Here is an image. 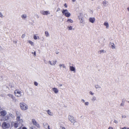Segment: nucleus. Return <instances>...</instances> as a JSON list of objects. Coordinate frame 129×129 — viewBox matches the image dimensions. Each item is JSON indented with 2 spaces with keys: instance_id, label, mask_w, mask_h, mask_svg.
Masks as SVG:
<instances>
[{
  "instance_id": "1",
  "label": "nucleus",
  "mask_w": 129,
  "mask_h": 129,
  "mask_svg": "<svg viewBox=\"0 0 129 129\" xmlns=\"http://www.w3.org/2000/svg\"><path fill=\"white\" fill-rule=\"evenodd\" d=\"M16 121L19 123L20 124H22L23 122V120L22 118H21L22 115L19 112H16Z\"/></svg>"
},
{
  "instance_id": "2",
  "label": "nucleus",
  "mask_w": 129,
  "mask_h": 129,
  "mask_svg": "<svg viewBox=\"0 0 129 129\" xmlns=\"http://www.w3.org/2000/svg\"><path fill=\"white\" fill-rule=\"evenodd\" d=\"M19 105L21 109L22 110H25L28 108L27 105L23 102L20 103Z\"/></svg>"
},
{
  "instance_id": "3",
  "label": "nucleus",
  "mask_w": 129,
  "mask_h": 129,
  "mask_svg": "<svg viewBox=\"0 0 129 129\" xmlns=\"http://www.w3.org/2000/svg\"><path fill=\"white\" fill-rule=\"evenodd\" d=\"M78 18L80 20V23L83 24L84 23V19L82 13H80L78 16Z\"/></svg>"
},
{
  "instance_id": "4",
  "label": "nucleus",
  "mask_w": 129,
  "mask_h": 129,
  "mask_svg": "<svg viewBox=\"0 0 129 129\" xmlns=\"http://www.w3.org/2000/svg\"><path fill=\"white\" fill-rule=\"evenodd\" d=\"M10 126L9 122H4L2 125V127L4 129H7L9 128Z\"/></svg>"
},
{
  "instance_id": "5",
  "label": "nucleus",
  "mask_w": 129,
  "mask_h": 129,
  "mask_svg": "<svg viewBox=\"0 0 129 129\" xmlns=\"http://www.w3.org/2000/svg\"><path fill=\"white\" fill-rule=\"evenodd\" d=\"M62 12L64 16L67 17H69L71 15V14L69 12L67 9L63 10L62 11Z\"/></svg>"
},
{
  "instance_id": "6",
  "label": "nucleus",
  "mask_w": 129,
  "mask_h": 129,
  "mask_svg": "<svg viewBox=\"0 0 129 129\" xmlns=\"http://www.w3.org/2000/svg\"><path fill=\"white\" fill-rule=\"evenodd\" d=\"M68 119L72 123H74L76 122V120L73 116L69 115L68 116Z\"/></svg>"
},
{
  "instance_id": "7",
  "label": "nucleus",
  "mask_w": 129,
  "mask_h": 129,
  "mask_svg": "<svg viewBox=\"0 0 129 129\" xmlns=\"http://www.w3.org/2000/svg\"><path fill=\"white\" fill-rule=\"evenodd\" d=\"M11 124L12 126H14L15 128H16L18 127L19 125L20 124L16 121H15L14 122H11Z\"/></svg>"
},
{
  "instance_id": "8",
  "label": "nucleus",
  "mask_w": 129,
  "mask_h": 129,
  "mask_svg": "<svg viewBox=\"0 0 129 129\" xmlns=\"http://www.w3.org/2000/svg\"><path fill=\"white\" fill-rule=\"evenodd\" d=\"M57 61L56 60H53L51 61V60H49L48 62L49 64L51 66H55L56 63Z\"/></svg>"
},
{
  "instance_id": "9",
  "label": "nucleus",
  "mask_w": 129,
  "mask_h": 129,
  "mask_svg": "<svg viewBox=\"0 0 129 129\" xmlns=\"http://www.w3.org/2000/svg\"><path fill=\"white\" fill-rule=\"evenodd\" d=\"M21 92L18 90H16L14 91L15 95L17 97H20L21 95Z\"/></svg>"
},
{
  "instance_id": "10",
  "label": "nucleus",
  "mask_w": 129,
  "mask_h": 129,
  "mask_svg": "<svg viewBox=\"0 0 129 129\" xmlns=\"http://www.w3.org/2000/svg\"><path fill=\"white\" fill-rule=\"evenodd\" d=\"M31 122L34 125L38 127H39V125L38 123L36 122L35 120L34 119H32Z\"/></svg>"
},
{
  "instance_id": "11",
  "label": "nucleus",
  "mask_w": 129,
  "mask_h": 129,
  "mask_svg": "<svg viewBox=\"0 0 129 129\" xmlns=\"http://www.w3.org/2000/svg\"><path fill=\"white\" fill-rule=\"evenodd\" d=\"M8 95L12 98L13 101L15 102H18L17 100L15 99V97L13 95L9 94H8Z\"/></svg>"
},
{
  "instance_id": "12",
  "label": "nucleus",
  "mask_w": 129,
  "mask_h": 129,
  "mask_svg": "<svg viewBox=\"0 0 129 129\" xmlns=\"http://www.w3.org/2000/svg\"><path fill=\"white\" fill-rule=\"evenodd\" d=\"M9 115H8L5 117H3L1 119V121H3L7 120L9 119Z\"/></svg>"
},
{
  "instance_id": "13",
  "label": "nucleus",
  "mask_w": 129,
  "mask_h": 129,
  "mask_svg": "<svg viewBox=\"0 0 129 129\" xmlns=\"http://www.w3.org/2000/svg\"><path fill=\"white\" fill-rule=\"evenodd\" d=\"M40 12L41 14L44 15H47L50 14V13L48 11H41Z\"/></svg>"
},
{
  "instance_id": "14",
  "label": "nucleus",
  "mask_w": 129,
  "mask_h": 129,
  "mask_svg": "<svg viewBox=\"0 0 129 129\" xmlns=\"http://www.w3.org/2000/svg\"><path fill=\"white\" fill-rule=\"evenodd\" d=\"M7 113V112L5 110H3L0 112L1 115L3 116V117H4L6 114Z\"/></svg>"
},
{
  "instance_id": "15",
  "label": "nucleus",
  "mask_w": 129,
  "mask_h": 129,
  "mask_svg": "<svg viewBox=\"0 0 129 129\" xmlns=\"http://www.w3.org/2000/svg\"><path fill=\"white\" fill-rule=\"evenodd\" d=\"M70 70L71 71H73L74 73H75L76 72V69L73 66H70L69 67Z\"/></svg>"
},
{
  "instance_id": "16",
  "label": "nucleus",
  "mask_w": 129,
  "mask_h": 129,
  "mask_svg": "<svg viewBox=\"0 0 129 129\" xmlns=\"http://www.w3.org/2000/svg\"><path fill=\"white\" fill-rule=\"evenodd\" d=\"M95 18L94 17H90L89 19V21L92 23H94L95 21Z\"/></svg>"
},
{
  "instance_id": "17",
  "label": "nucleus",
  "mask_w": 129,
  "mask_h": 129,
  "mask_svg": "<svg viewBox=\"0 0 129 129\" xmlns=\"http://www.w3.org/2000/svg\"><path fill=\"white\" fill-rule=\"evenodd\" d=\"M102 4L104 6H106L108 5V2L106 0H104Z\"/></svg>"
},
{
  "instance_id": "18",
  "label": "nucleus",
  "mask_w": 129,
  "mask_h": 129,
  "mask_svg": "<svg viewBox=\"0 0 129 129\" xmlns=\"http://www.w3.org/2000/svg\"><path fill=\"white\" fill-rule=\"evenodd\" d=\"M59 67L61 68V67H62L63 68L66 69V67L65 66V65L64 64H59L58 65Z\"/></svg>"
},
{
  "instance_id": "19",
  "label": "nucleus",
  "mask_w": 129,
  "mask_h": 129,
  "mask_svg": "<svg viewBox=\"0 0 129 129\" xmlns=\"http://www.w3.org/2000/svg\"><path fill=\"white\" fill-rule=\"evenodd\" d=\"M110 45L111 47L113 49H115V46L114 44L113 43H110Z\"/></svg>"
},
{
  "instance_id": "20",
  "label": "nucleus",
  "mask_w": 129,
  "mask_h": 129,
  "mask_svg": "<svg viewBox=\"0 0 129 129\" xmlns=\"http://www.w3.org/2000/svg\"><path fill=\"white\" fill-rule=\"evenodd\" d=\"M52 90L54 91L55 93H57L58 92V90L56 88H54L52 89Z\"/></svg>"
},
{
  "instance_id": "21",
  "label": "nucleus",
  "mask_w": 129,
  "mask_h": 129,
  "mask_svg": "<svg viewBox=\"0 0 129 129\" xmlns=\"http://www.w3.org/2000/svg\"><path fill=\"white\" fill-rule=\"evenodd\" d=\"M106 51L104 50H101L98 52V53L99 54H101L102 53H105Z\"/></svg>"
},
{
  "instance_id": "22",
  "label": "nucleus",
  "mask_w": 129,
  "mask_h": 129,
  "mask_svg": "<svg viewBox=\"0 0 129 129\" xmlns=\"http://www.w3.org/2000/svg\"><path fill=\"white\" fill-rule=\"evenodd\" d=\"M104 25L106 26V28L107 29L109 27V25L108 22H105L104 23Z\"/></svg>"
},
{
  "instance_id": "23",
  "label": "nucleus",
  "mask_w": 129,
  "mask_h": 129,
  "mask_svg": "<svg viewBox=\"0 0 129 129\" xmlns=\"http://www.w3.org/2000/svg\"><path fill=\"white\" fill-rule=\"evenodd\" d=\"M22 18L23 19H25L27 17V15L25 14H23L21 16Z\"/></svg>"
},
{
  "instance_id": "24",
  "label": "nucleus",
  "mask_w": 129,
  "mask_h": 129,
  "mask_svg": "<svg viewBox=\"0 0 129 129\" xmlns=\"http://www.w3.org/2000/svg\"><path fill=\"white\" fill-rule=\"evenodd\" d=\"M43 125L44 128L46 129L47 128V127L48 125V124L46 123H44L43 124Z\"/></svg>"
},
{
  "instance_id": "25",
  "label": "nucleus",
  "mask_w": 129,
  "mask_h": 129,
  "mask_svg": "<svg viewBox=\"0 0 129 129\" xmlns=\"http://www.w3.org/2000/svg\"><path fill=\"white\" fill-rule=\"evenodd\" d=\"M66 21L68 23H72L73 22V20L71 19H68Z\"/></svg>"
},
{
  "instance_id": "26",
  "label": "nucleus",
  "mask_w": 129,
  "mask_h": 129,
  "mask_svg": "<svg viewBox=\"0 0 129 129\" xmlns=\"http://www.w3.org/2000/svg\"><path fill=\"white\" fill-rule=\"evenodd\" d=\"M96 100V98L95 96H93L91 99V101L93 102H94Z\"/></svg>"
},
{
  "instance_id": "27",
  "label": "nucleus",
  "mask_w": 129,
  "mask_h": 129,
  "mask_svg": "<svg viewBox=\"0 0 129 129\" xmlns=\"http://www.w3.org/2000/svg\"><path fill=\"white\" fill-rule=\"evenodd\" d=\"M45 36L46 37H49L50 35L48 32L47 31H45Z\"/></svg>"
},
{
  "instance_id": "28",
  "label": "nucleus",
  "mask_w": 129,
  "mask_h": 129,
  "mask_svg": "<svg viewBox=\"0 0 129 129\" xmlns=\"http://www.w3.org/2000/svg\"><path fill=\"white\" fill-rule=\"evenodd\" d=\"M67 28L68 30H71L72 29V27L71 26H68L67 27Z\"/></svg>"
},
{
  "instance_id": "29",
  "label": "nucleus",
  "mask_w": 129,
  "mask_h": 129,
  "mask_svg": "<svg viewBox=\"0 0 129 129\" xmlns=\"http://www.w3.org/2000/svg\"><path fill=\"white\" fill-rule=\"evenodd\" d=\"M28 42L31 45L33 46L34 45V43L32 41L30 40L28 41Z\"/></svg>"
},
{
  "instance_id": "30",
  "label": "nucleus",
  "mask_w": 129,
  "mask_h": 129,
  "mask_svg": "<svg viewBox=\"0 0 129 129\" xmlns=\"http://www.w3.org/2000/svg\"><path fill=\"white\" fill-rule=\"evenodd\" d=\"M95 87L96 89L98 88H101V87L100 86L98 85H95Z\"/></svg>"
},
{
  "instance_id": "31",
  "label": "nucleus",
  "mask_w": 129,
  "mask_h": 129,
  "mask_svg": "<svg viewBox=\"0 0 129 129\" xmlns=\"http://www.w3.org/2000/svg\"><path fill=\"white\" fill-rule=\"evenodd\" d=\"M47 112L48 113L49 115H52L51 114V113L50 112V111L49 110H48L47 111Z\"/></svg>"
},
{
  "instance_id": "32",
  "label": "nucleus",
  "mask_w": 129,
  "mask_h": 129,
  "mask_svg": "<svg viewBox=\"0 0 129 129\" xmlns=\"http://www.w3.org/2000/svg\"><path fill=\"white\" fill-rule=\"evenodd\" d=\"M89 105V103L88 102H86L84 103V105L85 106H88Z\"/></svg>"
},
{
  "instance_id": "33",
  "label": "nucleus",
  "mask_w": 129,
  "mask_h": 129,
  "mask_svg": "<svg viewBox=\"0 0 129 129\" xmlns=\"http://www.w3.org/2000/svg\"><path fill=\"white\" fill-rule=\"evenodd\" d=\"M39 38V37H37L35 35H34V39H35V40H36Z\"/></svg>"
},
{
  "instance_id": "34",
  "label": "nucleus",
  "mask_w": 129,
  "mask_h": 129,
  "mask_svg": "<svg viewBox=\"0 0 129 129\" xmlns=\"http://www.w3.org/2000/svg\"><path fill=\"white\" fill-rule=\"evenodd\" d=\"M9 117L10 116L12 118H13L14 117V116L13 115H12L11 114V113L9 114Z\"/></svg>"
},
{
  "instance_id": "35",
  "label": "nucleus",
  "mask_w": 129,
  "mask_h": 129,
  "mask_svg": "<svg viewBox=\"0 0 129 129\" xmlns=\"http://www.w3.org/2000/svg\"><path fill=\"white\" fill-rule=\"evenodd\" d=\"M0 17H1V18H3V14L1 12H0Z\"/></svg>"
},
{
  "instance_id": "36",
  "label": "nucleus",
  "mask_w": 129,
  "mask_h": 129,
  "mask_svg": "<svg viewBox=\"0 0 129 129\" xmlns=\"http://www.w3.org/2000/svg\"><path fill=\"white\" fill-rule=\"evenodd\" d=\"M89 93L91 95H93L94 94V93H93L92 91H90L89 92Z\"/></svg>"
},
{
  "instance_id": "37",
  "label": "nucleus",
  "mask_w": 129,
  "mask_h": 129,
  "mask_svg": "<svg viewBox=\"0 0 129 129\" xmlns=\"http://www.w3.org/2000/svg\"><path fill=\"white\" fill-rule=\"evenodd\" d=\"M34 85H36V86H37L38 85V83H37V82H34Z\"/></svg>"
},
{
  "instance_id": "38",
  "label": "nucleus",
  "mask_w": 129,
  "mask_h": 129,
  "mask_svg": "<svg viewBox=\"0 0 129 129\" xmlns=\"http://www.w3.org/2000/svg\"><path fill=\"white\" fill-rule=\"evenodd\" d=\"M32 53L33 54H34L35 56H36V51H35L34 52H32Z\"/></svg>"
},
{
  "instance_id": "39",
  "label": "nucleus",
  "mask_w": 129,
  "mask_h": 129,
  "mask_svg": "<svg viewBox=\"0 0 129 129\" xmlns=\"http://www.w3.org/2000/svg\"><path fill=\"white\" fill-rule=\"evenodd\" d=\"M126 117V116L125 115H122V118H125Z\"/></svg>"
},
{
  "instance_id": "40",
  "label": "nucleus",
  "mask_w": 129,
  "mask_h": 129,
  "mask_svg": "<svg viewBox=\"0 0 129 129\" xmlns=\"http://www.w3.org/2000/svg\"><path fill=\"white\" fill-rule=\"evenodd\" d=\"M114 122L116 123H118V122L116 120H114Z\"/></svg>"
},
{
  "instance_id": "41",
  "label": "nucleus",
  "mask_w": 129,
  "mask_h": 129,
  "mask_svg": "<svg viewBox=\"0 0 129 129\" xmlns=\"http://www.w3.org/2000/svg\"><path fill=\"white\" fill-rule=\"evenodd\" d=\"M25 36V35L24 34H23L21 36V38H24Z\"/></svg>"
},
{
  "instance_id": "42",
  "label": "nucleus",
  "mask_w": 129,
  "mask_h": 129,
  "mask_svg": "<svg viewBox=\"0 0 129 129\" xmlns=\"http://www.w3.org/2000/svg\"><path fill=\"white\" fill-rule=\"evenodd\" d=\"M81 102H82L83 103H85V100L84 99H82L81 100Z\"/></svg>"
},
{
  "instance_id": "43",
  "label": "nucleus",
  "mask_w": 129,
  "mask_h": 129,
  "mask_svg": "<svg viewBox=\"0 0 129 129\" xmlns=\"http://www.w3.org/2000/svg\"><path fill=\"white\" fill-rule=\"evenodd\" d=\"M64 6L66 8L67 7V6L66 3L64 4Z\"/></svg>"
},
{
  "instance_id": "44",
  "label": "nucleus",
  "mask_w": 129,
  "mask_h": 129,
  "mask_svg": "<svg viewBox=\"0 0 129 129\" xmlns=\"http://www.w3.org/2000/svg\"><path fill=\"white\" fill-rule=\"evenodd\" d=\"M60 10V9L59 8H58L56 11V12L59 11Z\"/></svg>"
},
{
  "instance_id": "45",
  "label": "nucleus",
  "mask_w": 129,
  "mask_h": 129,
  "mask_svg": "<svg viewBox=\"0 0 129 129\" xmlns=\"http://www.w3.org/2000/svg\"><path fill=\"white\" fill-rule=\"evenodd\" d=\"M47 128H48V129H50V126L49 125L47 127Z\"/></svg>"
},
{
  "instance_id": "46",
  "label": "nucleus",
  "mask_w": 129,
  "mask_h": 129,
  "mask_svg": "<svg viewBox=\"0 0 129 129\" xmlns=\"http://www.w3.org/2000/svg\"><path fill=\"white\" fill-rule=\"evenodd\" d=\"M120 106H123L124 105L122 103L120 104Z\"/></svg>"
},
{
  "instance_id": "47",
  "label": "nucleus",
  "mask_w": 129,
  "mask_h": 129,
  "mask_svg": "<svg viewBox=\"0 0 129 129\" xmlns=\"http://www.w3.org/2000/svg\"><path fill=\"white\" fill-rule=\"evenodd\" d=\"M121 129H126V127H124L123 128H122Z\"/></svg>"
},
{
  "instance_id": "48",
  "label": "nucleus",
  "mask_w": 129,
  "mask_h": 129,
  "mask_svg": "<svg viewBox=\"0 0 129 129\" xmlns=\"http://www.w3.org/2000/svg\"><path fill=\"white\" fill-rule=\"evenodd\" d=\"M108 129H113V128L111 127H109Z\"/></svg>"
},
{
  "instance_id": "49",
  "label": "nucleus",
  "mask_w": 129,
  "mask_h": 129,
  "mask_svg": "<svg viewBox=\"0 0 129 129\" xmlns=\"http://www.w3.org/2000/svg\"><path fill=\"white\" fill-rule=\"evenodd\" d=\"M76 0H72V1L73 2H74L76 1Z\"/></svg>"
},
{
  "instance_id": "50",
  "label": "nucleus",
  "mask_w": 129,
  "mask_h": 129,
  "mask_svg": "<svg viewBox=\"0 0 129 129\" xmlns=\"http://www.w3.org/2000/svg\"><path fill=\"white\" fill-rule=\"evenodd\" d=\"M36 17L37 18H39V16L38 15H36Z\"/></svg>"
},
{
  "instance_id": "51",
  "label": "nucleus",
  "mask_w": 129,
  "mask_h": 129,
  "mask_svg": "<svg viewBox=\"0 0 129 129\" xmlns=\"http://www.w3.org/2000/svg\"><path fill=\"white\" fill-rule=\"evenodd\" d=\"M22 129H27V128L25 127H23Z\"/></svg>"
},
{
  "instance_id": "52",
  "label": "nucleus",
  "mask_w": 129,
  "mask_h": 129,
  "mask_svg": "<svg viewBox=\"0 0 129 129\" xmlns=\"http://www.w3.org/2000/svg\"><path fill=\"white\" fill-rule=\"evenodd\" d=\"M128 11L129 12V7H128L127 8Z\"/></svg>"
},
{
  "instance_id": "53",
  "label": "nucleus",
  "mask_w": 129,
  "mask_h": 129,
  "mask_svg": "<svg viewBox=\"0 0 129 129\" xmlns=\"http://www.w3.org/2000/svg\"><path fill=\"white\" fill-rule=\"evenodd\" d=\"M61 129H65V128L64 127H62Z\"/></svg>"
},
{
  "instance_id": "54",
  "label": "nucleus",
  "mask_w": 129,
  "mask_h": 129,
  "mask_svg": "<svg viewBox=\"0 0 129 129\" xmlns=\"http://www.w3.org/2000/svg\"><path fill=\"white\" fill-rule=\"evenodd\" d=\"M59 86H61L62 85V84H59Z\"/></svg>"
},
{
  "instance_id": "55",
  "label": "nucleus",
  "mask_w": 129,
  "mask_h": 129,
  "mask_svg": "<svg viewBox=\"0 0 129 129\" xmlns=\"http://www.w3.org/2000/svg\"><path fill=\"white\" fill-rule=\"evenodd\" d=\"M14 42L15 43H17V42L16 41H14Z\"/></svg>"
},
{
  "instance_id": "56",
  "label": "nucleus",
  "mask_w": 129,
  "mask_h": 129,
  "mask_svg": "<svg viewBox=\"0 0 129 129\" xmlns=\"http://www.w3.org/2000/svg\"><path fill=\"white\" fill-rule=\"evenodd\" d=\"M17 129H21V127H19V128Z\"/></svg>"
},
{
  "instance_id": "57",
  "label": "nucleus",
  "mask_w": 129,
  "mask_h": 129,
  "mask_svg": "<svg viewBox=\"0 0 129 129\" xmlns=\"http://www.w3.org/2000/svg\"><path fill=\"white\" fill-rule=\"evenodd\" d=\"M126 129H129V128H126Z\"/></svg>"
},
{
  "instance_id": "58",
  "label": "nucleus",
  "mask_w": 129,
  "mask_h": 129,
  "mask_svg": "<svg viewBox=\"0 0 129 129\" xmlns=\"http://www.w3.org/2000/svg\"><path fill=\"white\" fill-rule=\"evenodd\" d=\"M91 1H93L94 0H90Z\"/></svg>"
},
{
  "instance_id": "59",
  "label": "nucleus",
  "mask_w": 129,
  "mask_h": 129,
  "mask_svg": "<svg viewBox=\"0 0 129 129\" xmlns=\"http://www.w3.org/2000/svg\"><path fill=\"white\" fill-rule=\"evenodd\" d=\"M1 48V46H0V49Z\"/></svg>"
},
{
  "instance_id": "60",
  "label": "nucleus",
  "mask_w": 129,
  "mask_h": 129,
  "mask_svg": "<svg viewBox=\"0 0 129 129\" xmlns=\"http://www.w3.org/2000/svg\"><path fill=\"white\" fill-rule=\"evenodd\" d=\"M128 103H129V101H128Z\"/></svg>"
}]
</instances>
